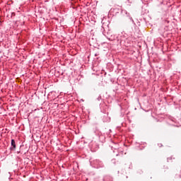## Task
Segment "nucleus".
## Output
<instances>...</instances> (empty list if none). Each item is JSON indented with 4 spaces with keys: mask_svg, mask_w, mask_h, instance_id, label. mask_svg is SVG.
Returning a JSON list of instances; mask_svg holds the SVG:
<instances>
[{
    "mask_svg": "<svg viewBox=\"0 0 181 181\" xmlns=\"http://www.w3.org/2000/svg\"><path fill=\"white\" fill-rule=\"evenodd\" d=\"M11 149H16V143L14 139L11 140Z\"/></svg>",
    "mask_w": 181,
    "mask_h": 181,
    "instance_id": "obj_1",
    "label": "nucleus"
},
{
    "mask_svg": "<svg viewBox=\"0 0 181 181\" xmlns=\"http://www.w3.org/2000/svg\"><path fill=\"white\" fill-rule=\"evenodd\" d=\"M11 16H15V13H12Z\"/></svg>",
    "mask_w": 181,
    "mask_h": 181,
    "instance_id": "obj_2",
    "label": "nucleus"
}]
</instances>
